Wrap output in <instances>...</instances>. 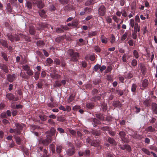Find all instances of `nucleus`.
I'll return each mask as SVG.
<instances>
[{"instance_id":"nucleus-45","label":"nucleus","mask_w":157,"mask_h":157,"mask_svg":"<svg viewBox=\"0 0 157 157\" xmlns=\"http://www.w3.org/2000/svg\"><path fill=\"white\" fill-rule=\"evenodd\" d=\"M2 55L4 59L6 61H7L8 60V58L6 54L4 52H3L2 53Z\"/></svg>"},{"instance_id":"nucleus-42","label":"nucleus","mask_w":157,"mask_h":157,"mask_svg":"<svg viewBox=\"0 0 157 157\" xmlns=\"http://www.w3.org/2000/svg\"><path fill=\"white\" fill-rule=\"evenodd\" d=\"M130 26L133 28L135 25V22L134 19H131L130 20Z\"/></svg>"},{"instance_id":"nucleus-34","label":"nucleus","mask_w":157,"mask_h":157,"mask_svg":"<svg viewBox=\"0 0 157 157\" xmlns=\"http://www.w3.org/2000/svg\"><path fill=\"white\" fill-rule=\"evenodd\" d=\"M39 117L41 120L44 121L47 120V116L45 115H41L39 116Z\"/></svg>"},{"instance_id":"nucleus-32","label":"nucleus","mask_w":157,"mask_h":157,"mask_svg":"<svg viewBox=\"0 0 157 157\" xmlns=\"http://www.w3.org/2000/svg\"><path fill=\"white\" fill-rule=\"evenodd\" d=\"M29 31L30 33L31 34L33 35L35 33V30L34 28L33 27H30L29 28Z\"/></svg>"},{"instance_id":"nucleus-3","label":"nucleus","mask_w":157,"mask_h":157,"mask_svg":"<svg viewBox=\"0 0 157 157\" xmlns=\"http://www.w3.org/2000/svg\"><path fill=\"white\" fill-rule=\"evenodd\" d=\"M15 125L16 128L14 129L15 132H16L17 134H20L21 131L22 130L23 128L21 124L18 123H16Z\"/></svg>"},{"instance_id":"nucleus-9","label":"nucleus","mask_w":157,"mask_h":157,"mask_svg":"<svg viewBox=\"0 0 157 157\" xmlns=\"http://www.w3.org/2000/svg\"><path fill=\"white\" fill-rule=\"evenodd\" d=\"M151 109L153 113L155 114H157V104L153 102L151 104Z\"/></svg>"},{"instance_id":"nucleus-1","label":"nucleus","mask_w":157,"mask_h":157,"mask_svg":"<svg viewBox=\"0 0 157 157\" xmlns=\"http://www.w3.org/2000/svg\"><path fill=\"white\" fill-rule=\"evenodd\" d=\"M8 38L12 42H14L15 40L16 41L20 40L21 38H24L25 40L27 39V37L25 35H24L22 34H15L14 36H13L11 34H8L7 35Z\"/></svg>"},{"instance_id":"nucleus-47","label":"nucleus","mask_w":157,"mask_h":157,"mask_svg":"<svg viewBox=\"0 0 157 157\" xmlns=\"http://www.w3.org/2000/svg\"><path fill=\"white\" fill-rule=\"evenodd\" d=\"M128 35V33H127L125 32L124 34L121 37V40H124L126 38Z\"/></svg>"},{"instance_id":"nucleus-46","label":"nucleus","mask_w":157,"mask_h":157,"mask_svg":"<svg viewBox=\"0 0 157 157\" xmlns=\"http://www.w3.org/2000/svg\"><path fill=\"white\" fill-rule=\"evenodd\" d=\"M100 129L103 131H109V128L108 126H105L101 127Z\"/></svg>"},{"instance_id":"nucleus-23","label":"nucleus","mask_w":157,"mask_h":157,"mask_svg":"<svg viewBox=\"0 0 157 157\" xmlns=\"http://www.w3.org/2000/svg\"><path fill=\"white\" fill-rule=\"evenodd\" d=\"M132 136L134 138L139 139H141L142 138L140 135L137 134L136 133L133 134Z\"/></svg>"},{"instance_id":"nucleus-36","label":"nucleus","mask_w":157,"mask_h":157,"mask_svg":"<svg viewBox=\"0 0 157 157\" xmlns=\"http://www.w3.org/2000/svg\"><path fill=\"white\" fill-rule=\"evenodd\" d=\"M7 10L9 12H11L12 11L11 6L10 3H8L7 5Z\"/></svg>"},{"instance_id":"nucleus-55","label":"nucleus","mask_w":157,"mask_h":157,"mask_svg":"<svg viewBox=\"0 0 157 157\" xmlns=\"http://www.w3.org/2000/svg\"><path fill=\"white\" fill-rule=\"evenodd\" d=\"M84 11L87 13H89L91 11L92 9L90 8L86 7L84 9Z\"/></svg>"},{"instance_id":"nucleus-12","label":"nucleus","mask_w":157,"mask_h":157,"mask_svg":"<svg viewBox=\"0 0 157 157\" xmlns=\"http://www.w3.org/2000/svg\"><path fill=\"white\" fill-rule=\"evenodd\" d=\"M39 14L40 16L42 18H45L46 17V15L45 14V12L44 10H40L39 12Z\"/></svg>"},{"instance_id":"nucleus-53","label":"nucleus","mask_w":157,"mask_h":157,"mask_svg":"<svg viewBox=\"0 0 157 157\" xmlns=\"http://www.w3.org/2000/svg\"><path fill=\"white\" fill-rule=\"evenodd\" d=\"M15 140L17 144H19L20 143L21 141V139L18 137H16L15 138Z\"/></svg>"},{"instance_id":"nucleus-50","label":"nucleus","mask_w":157,"mask_h":157,"mask_svg":"<svg viewBox=\"0 0 157 157\" xmlns=\"http://www.w3.org/2000/svg\"><path fill=\"white\" fill-rule=\"evenodd\" d=\"M132 75L130 73H128L125 76V78L127 79L130 78H132Z\"/></svg>"},{"instance_id":"nucleus-49","label":"nucleus","mask_w":157,"mask_h":157,"mask_svg":"<svg viewBox=\"0 0 157 157\" xmlns=\"http://www.w3.org/2000/svg\"><path fill=\"white\" fill-rule=\"evenodd\" d=\"M61 85V83L58 81H56L55 82V84H54V86L55 87H59Z\"/></svg>"},{"instance_id":"nucleus-19","label":"nucleus","mask_w":157,"mask_h":157,"mask_svg":"<svg viewBox=\"0 0 157 157\" xmlns=\"http://www.w3.org/2000/svg\"><path fill=\"white\" fill-rule=\"evenodd\" d=\"M62 149V146L61 145H57L56 149V151L57 153L60 154Z\"/></svg>"},{"instance_id":"nucleus-57","label":"nucleus","mask_w":157,"mask_h":157,"mask_svg":"<svg viewBox=\"0 0 157 157\" xmlns=\"http://www.w3.org/2000/svg\"><path fill=\"white\" fill-rule=\"evenodd\" d=\"M97 34V32L96 31L92 32H90L89 33V35L91 36H94L96 35Z\"/></svg>"},{"instance_id":"nucleus-4","label":"nucleus","mask_w":157,"mask_h":157,"mask_svg":"<svg viewBox=\"0 0 157 157\" xmlns=\"http://www.w3.org/2000/svg\"><path fill=\"white\" fill-rule=\"evenodd\" d=\"M51 77L54 79H58L60 78V76L56 73V71L53 69L50 74Z\"/></svg>"},{"instance_id":"nucleus-35","label":"nucleus","mask_w":157,"mask_h":157,"mask_svg":"<svg viewBox=\"0 0 157 157\" xmlns=\"http://www.w3.org/2000/svg\"><path fill=\"white\" fill-rule=\"evenodd\" d=\"M50 149L52 151L53 153L55 152V146L54 144H51L50 145Z\"/></svg>"},{"instance_id":"nucleus-63","label":"nucleus","mask_w":157,"mask_h":157,"mask_svg":"<svg viewBox=\"0 0 157 157\" xmlns=\"http://www.w3.org/2000/svg\"><path fill=\"white\" fill-rule=\"evenodd\" d=\"M113 18L115 21L117 23L119 21V19L116 16H113Z\"/></svg>"},{"instance_id":"nucleus-15","label":"nucleus","mask_w":157,"mask_h":157,"mask_svg":"<svg viewBox=\"0 0 157 157\" xmlns=\"http://www.w3.org/2000/svg\"><path fill=\"white\" fill-rule=\"evenodd\" d=\"M6 96L9 100H13L14 98L13 94L11 93L7 94Z\"/></svg>"},{"instance_id":"nucleus-29","label":"nucleus","mask_w":157,"mask_h":157,"mask_svg":"<svg viewBox=\"0 0 157 157\" xmlns=\"http://www.w3.org/2000/svg\"><path fill=\"white\" fill-rule=\"evenodd\" d=\"M68 130L69 132L73 136H75L76 135V132L75 131L73 130H72L70 129V128H68Z\"/></svg>"},{"instance_id":"nucleus-8","label":"nucleus","mask_w":157,"mask_h":157,"mask_svg":"<svg viewBox=\"0 0 157 157\" xmlns=\"http://www.w3.org/2000/svg\"><path fill=\"white\" fill-rule=\"evenodd\" d=\"M78 57V53L77 52H75V53L71 56V60L73 61H76L77 60V59Z\"/></svg>"},{"instance_id":"nucleus-24","label":"nucleus","mask_w":157,"mask_h":157,"mask_svg":"<svg viewBox=\"0 0 157 157\" xmlns=\"http://www.w3.org/2000/svg\"><path fill=\"white\" fill-rule=\"evenodd\" d=\"M20 76L22 78L25 79H28L29 78L28 76L25 73H22L21 72L20 74Z\"/></svg>"},{"instance_id":"nucleus-54","label":"nucleus","mask_w":157,"mask_h":157,"mask_svg":"<svg viewBox=\"0 0 157 157\" xmlns=\"http://www.w3.org/2000/svg\"><path fill=\"white\" fill-rule=\"evenodd\" d=\"M127 55L126 54H124L122 56V60L124 62H125L127 61Z\"/></svg>"},{"instance_id":"nucleus-28","label":"nucleus","mask_w":157,"mask_h":157,"mask_svg":"<svg viewBox=\"0 0 157 157\" xmlns=\"http://www.w3.org/2000/svg\"><path fill=\"white\" fill-rule=\"evenodd\" d=\"M146 130L147 132H152L154 131L155 130V129L154 128H153L151 126H150L146 128Z\"/></svg>"},{"instance_id":"nucleus-21","label":"nucleus","mask_w":157,"mask_h":157,"mask_svg":"<svg viewBox=\"0 0 157 157\" xmlns=\"http://www.w3.org/2000/svg\"><path fill=\"white\" fill-rule=\"evenodd\" d=\"M0 43L3 46L8 47V44L6 41L0 39Z\"/></svg>"},{"instance_id":"nucleus-13","label":"nucleus","mask_w":157,"mask_h":157,"mask_svg":"<svg viewBox=\"0 0 157 157\" xmlns=\"http://www.w3.org/2000/svg\"><path fill=\"white\" fill-rule=\"evenodd\" d=\"M0 67L1 69L3 70L5 72H8V70L7 67L5 65L1 64L0 65Z\"/></svg>"},{"instance_id":"nucleus-17","label":"nucleus","mask_w":157,"mask_h":157,"mask_svg":"<svg viewBox=\"0 0 157 157\" xmlns=\"http://www.w3.org/2000/svg\"><path fill=\"white\" fill-rule=\"evenodd\" d=\"M108 141L109 143L113 145H115L116 144L115 140L112 138H109L108 139Z\"/></svg>"},{"instance_id":"nucleus-48","label":"nucleus","mask_w":157,"mask_h":157,"mask_svg":"<svg viewBox=\"0 0 157 157\" xmlns=\"http://www.w3.org/2000/svg\"><path fill=\"white\" fill-rule=\"evenodd\" d=\"M36 44L38 46H41L44 44V43L42 41L40 40L37 42Z\"/></svg>"},{"instance_id":"nucleus-60","label":"nucleus","mask_w":157,"mask_h":157,"mask_svg":"<svg viewBox=\"0 0 157 157\" xmlns=\"http://www.w3.org/2000/svg\"><path fill=\"white\" fill-rule=\"evenodd\" d=\"M106 19L107 22L109 23L112 22V19L109 17H107L106 18Z\"/></svg>"},{"instance_id":"nucleus-56","label":"nucleus","mask_w":157,"mask_h":157,"mask_svg":"<svg viewBox=\"0 0 157 157\" xmlns=\"http://www.w3.org/2000/svg\"><path fill=\"white\" fill-rule=\"evenodd\" d=\"M68 54L70 55V56L74 54L75 52H74L73 50L69 49L68 51Z\"/></svg>"},{"instance_id":"nucleus-20","label":"nucleus","mask_w":157,"mask_h":157,"mask_svg":"<svg viewBox=\"0 0 157 157\" xmlns=\"http://www.w3.org/2000/svg\"><path fill=\"white\" fill-rule=\"evenodd\" d=\"M101 40L103 43L106 44L107 42V39L103 35H101Z\"/></svg>"},{"instance_id":"nucleus-16","label":"nucleus","mask_w":157,"mask_h":157,"mask_svg":"<svg viewBox=\"0 0 157 157\" xmlns=\"http://www.w3.org/2000/svg\"><path fill=\"white\" fill-rule=\"evenodd\" d=\"M134 30L136 33L137 31L139 32L140 31V26L137 23H136L135 25Z\"/></svg>"},{"instance_id":"nucleus-52","label":"nucleus","mask_w":157,"mask_h":157,"mask_svg":"<svg viewBox=\"0 0 157 157\" xmlns=\"http://www.w3.org/2000/svg\"><path fill=\"white\" fill-rule=\"evenodd\" d=\"M124 149H126L127 151H129L130 150V147L128 145L125 144L124 145Z\"/></svg>"},{"instance_id":"nucleus-14","label":"nucleus","mask_w":157,"mask_h":157,"mask_svg":"<svg viewBox=\"0 0 157 157\" xmlns=\"http://www.w3.org/2000/svg\"><path fill=\"white\" fill-rule=\"evenodd\" d=\"M25 6L29 9H32V3L29 1L27 2L25 4Z\"/></svg>"},{"instance_id":"nucleus-61","label":"nucleus","mask_w":157,"mask_h":157,"mask_svg":"<svg viewBox=\"0 0 157 157\" xmlns=\"http://www.w3.org/2000/svg\"><path fill=\"white\" fill-rule=\"evenodd\" d=\"M60 2L63 4H67L68 2V0H59Z\"/></svg>"},{"instance_id":"nucleus-44","label":"nucleus","mask_w":157,"mask_h":157,"mask_svg":"<svg viewBox=\"0 0 157 157\" xmlns=\"http://www.w3.org/2000/svg\"><path fill=\"white\" fill-rule=\"evenodd\" d=\"M86 106L88 108H92L94 107V105L92 103H88L86 104Z\"/></svg>"},{"instance_id":"nucleus-41","label":"nucleus","mask_w":157,"mask_h":157,"mask_svg":"<svg viewBox=\"0 0 157 157\" xmlns=\"http://www.w3.org/2000/svg\"><path fill=\"white\" fill-rule=\"evenodd\" d=\"M56 130L54 128H52L50 130L51 136L53 135L55 133Z\"/></svg>"},{"instance_id":"nucleus-11","label":"nucleus","mask_w":157,"mask_h":157,"mask_svg":"<svg viewBox=\"0 0 157 157\" xmlns=\"http://www.w3.org/2000/svg\"><path fill=\"white\" fill-rule=\"evenodd\" d=\"M15 78V75L14 74H13L12 75H9L7 76L8 80L10 82H13Z\"/></svg>"},{"instance_id":"nucleus-38","label":"nucleus","mask_w":157,"mask_h":157,"mask_svg":"<svg viewBox=\"0 0 157 157\" xmlns=\"http://www.w3.org/2000/svg\"><path fill=\"white\" fill-rule=\"evenodd\" d=\"M136 86L135 84H133L132 85L131 88V90L132 92H134L136 91Z\"/></svg>"},{"instance_id":"nucleus-62","label":"nucleus","mask_w":157,"mask_h":157,"mask_svg":"<svg viewBox=\"0 0 157 157\" xmlns=\"http://www.w3.org/2000/svg\"><path fill=\"white\" fill-rule=\"evenodd\" d=\"M149 148L151 150H153L156 151L157 150V147L155 146H151L149 147Z\"/></svg>"},{"instance_id":"nucleus-64","label":"nucleus","mask_w":157,"mask_h":157,"mask_svg":"<svg viewBox=\"0 0 157 157\" xmlns=\"http://www.w3.org/2000/svg\"><path fill=\"white\" fill-rule=\"evenodd\" d=\"M1 117L2 118H5L7 117L6 114L5 113H2L1 115Z\"/></svg>"},{"instance_id":"nucleus-6","label":"nucleus","mask_w":157,"mask_h":157,"mask_svg":"<svg viewBox=\"0 0 157 157\" xmlns=\"http://www.w3.org/2000/svg\"><path fill=\"white\" fill-rule=\"evenodd\" d=\"M105 11L106 9L105 7L103 6H101L98 10L99 15L101 16H104L105 13Z\"/></svg>"},{"instance_id":"nucleus-2","label":"nucleus","mask_w":157,"mask_h":157,"mask_svg":"<svg viewBox=\"0 0 157 157\" xmlns=\"http://www.w3.org/2000/svg\"><path fill=\"white\" fill-rule=\"evenodd\" d=\"M33 3L34 5H36L37 7L39 9H41L44 6V3L41 0H31Z\"/></svg>"},{"instance_id":"nucleus-5","label":"nucleus","mask_w":157,"mask_h":157,"mask_svg":"<svg viewBox=\"0 0 157 157\" xmlns=\"http://www.w3.org/2000/svg\"><path fill=\"white\" fill-rule=\"evenodd\" d=\"M75 152V150L74 147L69 148L66 151V154L68 156L73 155Z\"/></svg>"},{"instance_id":"nucleus-10","label":"nucleus","mask_w":157,"mask_h":157,"mask_svg":"<svg viewBox=\"0 0 157 157\" xmlns=\"http://www.w3.org/2000/svg\"><path fill=\"white\" fill-rule=\"evenodd\" d=\"M139 66L140 67L142 74L144 75L145 74L146 71V68L145 65L144 64L140 63L139 64Z\"/></svg>"},{"instance_id":"nucleus-25","label":"nucleus","mask_w":157,"mask_h":157,"mask_svg":"<svg viewBox=\"0 0 157 157\" xmlns=\"http://www.w3.org/2000/svg\"><path fill=\"white\" fill-rule=\"evenodd\" d=\"M91 133L93 135L96 136H98L100 135V134L99 132L95 130H92Z\"/></svg>"},{"instance_id":"nucleus-7","label":"nucleus","mask_w":157,"mask_h":157,"mask_svg":"<svg viewBox=\"0 0 157 157\" xmlns=\"http://www.w3.org/2000/svg\"><path fill=\"white\" fill-rule=\"evenodd\" d=\"M119 134L120 138L123 141L126 143L128 142V140L126 137V134L123 131L120 132Z\"/></svg>"},{"instance_id":"nucleus-27","label":"nucleus","mask_w":157,"mask_h":157,"mask_svg":"<svg viewBox=\"0 0 157 157\" xmlns=\"http://www.w3.org/2000/svg\"><path fill=\"white\" fill-rule=\"evenodd\" d=\"M96 117L100 120H103L104 117L102 114L101 113L97 114H96Z\"/></svg>"},{"instance_id":"nucleus-18","label":"nucleus","mask_w":157,"mask_h":157,"mask_svg":"<svg viewBox=\"0 0 157 157\" xmlns=\"http://www.w3.org/2000/svg\"><path fill=\"white\" fill-rule=\"evenodd\" d=\"M99 144V141L98 140H95L91 142V145L94 146H98Z\"/></svg>"},{"instance_id":"nucleus-37","label":"nucleus","mask_w":157,"mask_h":157,"mask_svg":"<svg viewBox=\"0 0 157 157\" xmlns=\"http://www.w3.org/2000/svg\"><path fill=\"white\" fill-rule=\"evenodd\" d=\"M40 75V72L37 71L35 73L34 78L36 80L38 79Z\"/></svg>"},{"instance_id":"nucleus-26","label":"nucleus","mask_w":157,"mask_h":157,"mask_svg":"<svg viewBox=\"0 0 157 157\" xmlns=\"http://www.w3.org/2000/svg\"><path fill=\"white\" fill-rule=\"evenodd\" d=\"M148 85V81L146 79H144L142 82V86L144 87H146Z\"/></svg>"},{"instance_id":"nucleus-31","label":"nucleus","mask_w":157,"mask_h":157,"mask_svg":"<svg viewBox=\"0 0 157 157\" xmlns=\"http://www.w3.org/2000/svg\"><path fill=\"white\" fill-rule=\"evenodd\" d=\"M51 136L49 135L48 136H47V138L46 139V140L47 141H46L47 142V144H48L50 143L51 142Z\"/></svg>"},{"instance_id":"nucleus-30","label":"nucleus","mask_w":157,"mask_h":157,"mask_svg":"<svg viewBox=\"0 0 157 157\" xmlns=\"http://www.w3.org/2000/svg\"><path fill=\"white\" fill-rule=\"evenodd\" d=\"M142 150L147 155H150L151 152L146 148H142Z\"/></svg>"},{"instance_id":"nucleus-59","label":"nucleus","mask_w":157,"mask_h":157,"mask_svg":"<svg viewBox=\"0 0 157 157\" xmlns=\"http://www.w3.org/2000/svg\"><path fill=\"white\" fill-rule=\"evenodd\" d=\"M115 37L113 35H112L111 36L110 42H111V43L112 44H113L115 41Z\"/></svg>"},{"instance_id":"nucleus-51","label":"nucleus","mask_w":157,"mask_h":157,"mask_svg":"<svg viewBox=\"0 0 157 157\" xmlns=\"http://www.w3.org/2000/svg\"><path fill=\"white\" fill-rule=\"evenodd\" d=\"M49 10L51 11H53L55 10V7L53 5H51L49 6Z\"/></svg>"},{"instance_id":"nucleus-22","label":"nucleus","mask_w":157,"mask_h":157,"mask_svg":"<svg viewBox=\"0 0 157 157\" xmlns=\"http://www.w3.org/2000/svg\"><path fill=\"white\" fill-rule=\"evenodd\" d=\"M22 68L26 72L30 70V67L27 65H25L22 66Z\"/></svg>"},{"instance_id":"nucleus-40","label":"nucleus","mask_w":157,"mask_h":157,"mask_svg":"<svg viewBox=\"0 0 157 157\" xmlns=\"http://www.w3.org/2000/svg\"><path fill=\"white\" fill-rule=\"evenodd\" d=\"M131 64L133 66H136L137 64V62L136 60L135 59H133L132 62Z\"/></svg>"},{"instance_id":"nucleus-43","label":"nucleus","mask_w":157,"mask_h":157,"mask_svg":"<svg viewBox=\"0 0 157 157\" xmlns=\"http://www.w3.org/2000/svg\"><path fill=\"white\" fill-rule=\"evenodd\" d=\"M65 119L64 117H58L57 118V121H59L64 122L65 121Z\"/></svg>"},{"instance_id":"nucleus-39","label":"nucleus","mask_w":157,"mask_h":157,"mask_svg":"<svg viewBox=\"0 0 157 157\" xmlns=\"http://www.w3.org/2000/svg\"><path fill=\"white\" fill-rule=\"evenodd\" d=\"M56 32L58 33H63V31L61 28H56Z\"/></svg>"},{"instance_id":"nucleus-33","label":"nucleus","mask_w":157,"mask_h":157,"mask_svg":"<svg viewBox=\"0 0 157 157\" xmlns=\"http://www.w3.org/2000/svg\"><path fill=\"white\" fill-rule=\"evenodd\" d=\"M133 54L134 56L136 59H137L139 58V53L136 50H134L133 52Z\"/></svg>"},{"instance_id":"nucleus-58","label":"nucleus","mask_w":157,"mask_h":157,"mask_svg":"<svg viewBox=\"0 0 157 157\" xmlns=\"http://www.w3.org/2000/svg\"><path fill=\"white\" fill-rule=\"evenodd\" d=\"M100 68V65L98 64L95 65L94 67V71H97Z\"/></svg>"}]
</instances>
